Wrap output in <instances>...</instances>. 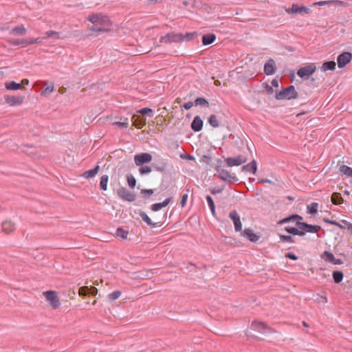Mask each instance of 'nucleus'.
Returning a JSON list of instances; mask_svg holds the SVG:
<instances>
[{"mask_svg": "<svg viewBox=\"0 0 352 352\" xmlns=\"http://www.w3.org/2000/svg\"><path fill=\"white\" fill-rule=\"evenodd\" d=\"M92 25L89 27V30L96 32H108L111 31L110 27L112 25L111 21L107 16L101 14H91L87 17Z\"/></svg>", "mask_w": 352, "mask_h": 352, "instance_id": "1", "label": "nucleus"}, {"mask_svg": "<svg viewBox=\"0 0 352 352\" xmlns=\"http://www.w3.org/2000/svg\"><path fill=\"white\" fill-rule=\"evenodd\" d=\"M298 97V94L296 91L294 85H289L282 90L276 91L275 98L276 100H292Z\"/></svg>", "mask_w": 352, "mask_h": 352, "instance_id": "2", "label": "nucleus"}, {"mask_svg": "<svg viewBox=\"0 0 352 352\" xmlns=\"http://www.w3.org/2000/svg\"><path fill=\"white\" fill-rule=\"evenodd\" d=\"M182 34L181 33H168L160 37L159 45H161L163 43L168 44L172 43H180L182 42Z\"/></svg>", "mask_w": 352, "mask_h": 352, "instance_id": "3", "label": "nucleus"}, {"mask_svg": "<svg viewBox=\"0 0 352 352\" xmlns=\"http://www.w3.org/2000/svg\"><path fill=\"white\" fill-rule=\"evenodd\" d=\"M316 70V66L314 63H309L300 67L296 72V74L303 80H307Z\"/></svg>", "mask_w": 352, "mask_h": 352, "instance_id": "4", "label": "nucleus"}, {"mask_svg": "<svg viewBox=\"0 0 352 352\" xmlns=\"http://www.w3.org/2000/svg\"><path fill=\"white\" fill-rule=\"evenodd\" d=\"M215 170L219 173L218 177L223 182L234 184L239 181L236 177L231 175L227 170L221 168L219 166H217Z\"/></svg>", "mask_w": 352, "mask_h": 352, "instance_id": "5", "label": "nucleus"}, {"mask_svg": "<svg viewBox=\"0 0 352 352\" xmlns=\"http://www.w3.org/2000/svg\"><path fill=\"white\" fill-rule=\"evenodd\" d=\"M296 226L300 229V231L301 232H304V235L307 233V232H309V233H316L318 232L320 230H321V226H318V225H311V224H309L307 223H305V222H301V221H297L296 223Z\"/></svg>", "mask_w": 352, "mask_h": 352, "instance_id": "6", "label": "nucleus"}, {"mask_svg": "<svg viewBox=\"0 0 352 352\" xmlns=\"http://www.w3.org/2000/svg\"><path fill=\"white\" fill-rule=\"evenodd\" d=\"M43 295L53 309H57L60 306L59 298L56 292L52 290L46 291L43 292Z\"/></svg>", "mask_w": 352, "mask_h": 352, "instance_id": "7", "label": "nucleus"}, {"mask_svg": "<svg viewBox=\"0 0 352 352\" xmlns=\"http://www.w3.org/2000/svg\"><path fill=\"white\" fill-rule=\"evenodd\" d=\"M352 60V53L344 52L337 57V63L339 68L344 67Z\"/></svg>", "mask_w": 352, "mask_h": 352, "instance_id": "8", "label": "nucleus"}, {"mask_svg": "<svg viewBox=\"0 0 352 352\" xmlns=\"http://www.w3.org/2000/svg\"><path fill=\"white\" fill-rule=\"evenodd\" d=\"M152 155L148 153H141L134 157V162L137 166H142L152 161Z\"/></svg>", "mask_w": 352, "mask_h": 352, "instance_id": "9", "label": "nucleus"}, {"mask_svg": "<svg viewBox=\"0 0 352 352\" xmlns=\"http://www.w3.org/2000/svg\"><path fill=\"white\" fill-rule=\"evenodd\" d=\"M117 194L119 197L129 202H133L136 199V195L128 191L124 187L118 188Z\"/></svg>", "mask_w": 352, "mask_h": 352, "instance_id": "10", "label": "nucleus"}, {"mask_svg": "<svg viewBox=\"0 0 352 352\" xmlns=\"http://www.w3.org/2000/svg\"><path fill=\"white\" fill-rule=\"evenodd\" d=\"M248 158L242 155H239L235 157H228L225 160V162L228 166H240L245 163Z\"/></svg>", "mask_w": 352, "mask_h": 352, "instance_id": "11", "label": "nucleus"}, {"mask_svg": "<svg viewBox=\"0 0 352 352\" xmlns=\"http://www.w3.org/2000/svg\"><path fill=\"white\" fill-rule=\"evenodd\" d=\"M251 327L254 330L263 334L270 333L273 331L270 327L261 322L254 321L252 322Z\"/></svg>", "mask_w": 352, "mask_h": 352, "instance_id": "12", "label": "nucleus"}, {"mask_svg": "<svg viewBox=\"0 0 352 352\" xmlns=\"http://www.w3.org/2000/svg\"><path fill=\"white\" fill-rule=\"evenodd\" d=\"M230 219L232 221L236 232H240L242 230V223L240 216L236 210H232L229 214Z\"/></svg>", "mask_w": 352, "mask_h": 352, "instance_id": "13", "label": "nucleus"}, {"mask_svg": "<svg viewBox=\"0 0 352 352\" xmlns=\"http://www.w3.org/2000/svg\"><path fill=\"white\" fill-rule=\"evenodd\" d=\"M285 11L287 13H293V14H302L303 12L306 13V14L309 13L311 10H310V8H307L306 6H298V5L293 4L292 8H286Z\"/></svg>", "mask_w": 352, "mask_h": 352, "instance_id": "14", "label": "nucleus"}, {"mask_svg": "<svg viewBox=\"0 0 352 352\" xmlns=\"http://www.w3.org/2000/svg\"><path fill=\"white\" fill-rule=\"evenodd\" d=\"M6 103L10 106H19L21 105L24 100V96H14L6 95L4 96Z\"/></svg>", "mask_w": 352, "mask_h": 352, "instance_id": "15", "label": "nucleus"}, {"mask_svg": "<svg viewBox=\"0 0 352 352\" xmlns=\"http://www.w3.org/2000/svg\"><path fill=\"white\" fill-rule=\"evenodd\" d=\"M264 73L267 75H273L276 71V66L275 61L270 58L264 65L263 68Z\"/></svg>", "mask_w": 352, "mask_h": 352, "instance_id": "16", "label": "nucleus"}, {"mask_svg": "<svg viewBox=\"0 0 352 352\" xmlns=\"http://www.w3.org/2000/svg\"><path fill=\"white\" fill-rule=\"evenodd\" d=\"M203 125L204 122L201 117L199 116H196L195 117H194L190 124V127L194 132H199L200 131L202 130Z\"/></svg>", "mask_w": 352, "mask_h": 352, "instance_id": "17", "label": "nucleus"}, {"mask_svg": "<svg viewBox=\"0 0 352 352\" xmlns=\"http://www.w3.org/2000/svg\"><path fill=\"white\" fill-rule=\"evenodd\" d=\"M131 120L133 125L138 129H142L146 124V118L139 115H133Z\"/></svg>", "mask_w": 352, "mask_h": 352, "instance_id": "18", "label": "nucleus"}, {"mask_svg": "<svg viewBox=\"0 0 352 352\" xmlns=\"http://www.w3.org/2000/svg\"><path fill=\"white\" fill-rule=\"evenodd\" d=\"M242 235L253 243L256 242L260 239V236L254 234L250 228L245 229L242 232Z\"/></svg>", "mask_w": 352, "mask_h": 352, "instance_id": "19", "label": "nucleus"}, {"mask_svg": "<svg viewBox=\"0 0 352 352\" xmlns=\"http://www.w3.org/2000/svg\"><path fill=\"white\" fill-rule=\"evenodd\" d=\"M173 202V198L168 197L161 203H155L151 205V209L152 211L157 212L161 210L162 208L167 206L168 204Z\"/></svg>", "mask_w": 352, "mask_h": 352, "instance_id": "20", "label": "nucleus"}, {"mask_svg": "<svg viewBox=\"0 0 352 352\" xmlns=\"http://www.w3.org/2000/svg\"><path fill=\"white\" fill-rule=\"evenodd\" d=\"M242 171L252 173L254 175H255L257 171L256 161L255 160H253L250 163H249L246 165H244L242 167Z\"/></svg>", "mask_w": 352, "mask_h": 352, "instance_id": "21", "label": "nucleus"}, {"mask_svg": "<svg viewBox=\"0 0 352 352\" xmlns=\"http://www.w3.org/2000/svg\"><path fill=\"white\" fill-rule=\"evenodd\" d=\"M302 219V217H301L300 215H299L298 214H291V215L280 220L278 222V224L283 225L284 223H289L290 221H296V220L300 221Z\"/></svg>", "mask_w": 352, "mask_h": 352, "instance_id": "22", "label": "nucleus"}, {"mask_svg": "<svg viewBox=\"0 0 352 352\" xmlns=\"http://www.w3.org/2000/svg\"><path fill=\"white\" fill-rule=\"evenodd\" d=\"M216 35L212 33H208L202 36V43L204 45H208L214 43L216 40Z\"/></svg>", "mask_w": 352, "mask_h": 352, "instance_id": "23", "label": "nucleus"}, {"mask_svg": "<svg viewBox=\"0 0 352 352\" xmlns=\"http://www.w3.org/2000/svg\"><path fill=\"white\" fill-rule=\"evenodd\" d=\"M27 32V30L23 25H18L10 30V34L12 35H19L23 36L25 35Z\"/></svg>", "mask_w": 352, "mask_h": 352, "instance_id": "24", "label": "nucleus"}, {"mask_svg": "<svg viewBox=\"0 0 352 352\" xmlns=\"http://www.w3.org/2000/svg\"><path fill=\"white\" fill-rule=\"evenodd\" d=\"M139 215L140 216L142 219L145 223H146V224L148 226H151L152 228H155V227L157 226V223L153 222L152 220L151 219V218L147 215V214L145 212L140 210L139 211Z\"/></svg>", "mask_w": 352, "mask_h": 352, "instance_id": "25", "label": "nucleus"}, {"mask_svg": "<svg viewBox=\"0 0 352 352\" xmlns=\"http://www.w3.org/2000/svg\"><path fill=\"white\" fill-rule=\"evenodd\" d=\"M15 229L14 224L10 221H6L2 223V230L6 233L9 234Z\"/></svg>", "mask_w": 352, "mask_h": 352, "instance_id": "26", "label": "nucleus"}, {"mask_svg": "<svg viewBox=\"0 0 352 352\" xmlns=\"http://www.w3.org/2000/svg\"><path fill=\"white\" fill-rule=\"evenodd\" d=\"M153 168L160 173H163L166 170L167 167V164L164 161H160L158 162H154L152 164Z\"/></svg>", "mask_w": 352, "mask_h": 352, "instance_id": "27", "label": "nucleus"}, {"mask_svg": "<svg viewBox=\"0 0 352 352\" xmlns=\"http://www.w3.org/2000/svg\"><path fill=\"white\" fill-rule=\"evenodd\" d=\"M99 170H100V166L98 165H97L94 168H91L90 170L85 171L82 174V176L86 179L94 177L98 173Z\"/></svg>", "mask_w": 352, "mask_h": 352, "instance_id": "28", "label": "nucleus"}, {"mask_svg": "<svg viewBox=\"0 0 352 352\" xmlns=\"http://www.w3.org/2000/svg\"><path fill=\"white\" fill-rule=\"evenodd\" d=\"M5 87L8 90H19L21 89V84L15 81L6 82L5 83Z\"/></svg>", "mask_w": 352, "mask_h": 352, "instance_id": "29", "label": "nucleus"}, {"mask_svg": "<svg viewBox=\"0 0 352 352\" xmlns=\"http://www.w3.org/2000/svg\"><path fill=\"white\" fill-rule=\"evenodd\" d=\"M336 64L335 61H333V60L326 61L322 64V65L321 67V69L323 72H326L327 70L332 71L336 69Z\"/></svg>", "mask_w": 352, "mask_h": 352, "instance_id": "30", "label": "nucleus"}, {"mask_svg": "<svg viewBox=\"0 0 352 352\" xmlns=\"http://www.w3.org/2000/svg\"><path fill=\"white\" fill-rule=\"evenodd\" d=\"M331 201L335 205H340L344 202V199L339 192H333L331 195Z\"/></svg>", "mask_w": 352, "mask_h": 352, "instance_id": "31", "label": "nucleus"}, {"mask_svg": "<svg viewBox=\"0 0 352 352\" xmlns=\"http://www.w3.org/2000/svg\"><path fill=\"white\" fill-rule=\"evenodd\" d=\"M333 279L335 283L339 284L341 283L344 278V274L342 271H333L332 274Z\"/></svg>", "mask_w": 352, "mask_h": 352, "instance_id": "32", "label": "nucleus"}, {"mask_svg": "<svg viewBox=\"0 0 352 352\" xmlns=\"http://www.w3.org/2000/svg\"><path fill=\"white\" fill-rule=\"evenodd\" d=\"M287 233L293 235L304 236V232L300 228L294 227H285L284 229Z\"/></svg>", "mask_w": 352, "mask_h": 352, "instance_id": "33", "label": "nucleus"}, {"mask_svg": "<svg viewBox=\"0 0 352 352\" xmlns=\"http://www.w3.org/2000/svg\"><path fill=\"white\" fill-rule=\"evenodd\" d=\"M129 234V231L120 227L116 229V235L117 237L122 239H126Z\"/></svg>", "mask_w": 352, "mask_h": 352, "instance_id": "34", "label": "nucleus"}, {"mask_svg": "<svg viewBox=\"0 0 352 352\" xmlns=\"http://www.w3.org/2000/svg\"><path fill=\"white\" fill-rule=\"evenodd\" d=\"M318 204L313 202L309 205H307V213L311 215L316 214L318 212Z\"/></svg>", "mask_w": 352, "mask_h": 352, "instance_id": "35", "label": "nucleus"}, {"mask_svg": "<svg viewBox=\"0 0 352 352\" xmlns=\"http://www.w3.org/2000/svg\"><path fill=\"white\" fill-rule=\"evenodd\" d=\"M109 181V177L107 175H103L100 178V189L105 191L107 189V183Z\"/></svg>", "mask_w": 352, "mask_h": 352, "instance_id": "36", "label": "nucleus"}, {"mask_svg": "<svg viewBox=\"0 0 352 352\" xmlns=\"http://www.w3.org/2000/svg\"><path fill=\"white\" fill-rule=\"evenodd\" d=\"M136 112L142 116H148V117L151 118L153 116V110L148 107L142 108L140 109L137 110Z\"/></svg>", "mask_w": 352, "mask_h": 352, "instance_id": "37", "label": "nucleus"}, {"mask_svg": "<svg viewBox=\"0 0 352 352\" xmlns=\"http://www.w3.org/2000/svg\"><path fill=\"white\" fill-rule=\"evenodd\" d=\"M339 170L346 176L352 177V168L346 165H342L340 166Z\"/></svg>", "mask_w": 352, "mask_h": 352, "instance_id": "38", "label": "nucleus"}, {"mask_svg": "<svg viewBox=\"0 0 352 352\" xmlns=\"http://www.w3.org/2000/svg\"><path fill=\"white\" fill-rule=\"evenodd\" d=\"M195 106L208 107V101L204 97L197 98L194 101Z\"/></svg>", "mask_w": 352, "mask_h": 352, "instance_id": "39", "label": "nucleus"}, {"mask_svg": "<svg viewBox=\"0 0 352 352\" xmlns=\"http://www.w3.org/2000/svg\"><path fill=\"white\" fill-rule=\"evenodd\" d=\"M9 43L14 46H18V45H22L23 47L26 46V39H25V38H22V39L11 38L9 40Z\"/></svg>", "mask_w": 352, "mask_h": 352, "instance_id": "40", "label": "nucleus"}, {"mask_svg": "<svg viewBox=\"0 0 352 352\" xmlns=\"http://www.w3.org/2000/svg\"><path fill=\"white\" fill-rule=\"evenodd\" d=\"M321 257L325 261L332 263L334 261L335 256L331 252H330L329 251H324L322 253Z\"/></svg>", "mask_w": 352, "mask_h": 352, "instance_id": "41", "label": "nucleus"}, {"mask_svg": "<svg viewBox=\"0 0 352 352\" xmlns=\"http://www.w3.org/2000/svg\"><path fill=\"white\" fill-rule=\"evenodd\" d=\"M206 199L208 202V206L210 209V211L212 214L214 216L215 215V205L214 202L212 199V198L210 195L206 196Z\"/></svg>", "mask_w": 352, "mask_h": 352, "instance_id": "42", "label": "nucleus"}, {"mask_svg": "<svg viewBox=\"0 0 352 352\" xmlns=\"http://www.w3.org/2000/svg\"><path fill=\"white\" fill-rule=\"evenodd\" d=\"M208 123L214 128H217L219 126V121L214 114H212L208 118Z\"/></svg>", "mask_w": 352, "mask_h": 352, "instance_id": "43", "label": "nucleus"}, {"mask_svg": "<svg viewBox=\"0 0 352 352\" xmlns=\"http://www.w3.org/2000/svg\"><path fill=\"white\" fill-rule=\"evenodd\" d=\"M197 36H198V33L197 32H188L185 35L182 34V38H182V41H191L195 37H196Z\"/></svg>", "mask_w": 352, "mask_h": 352, "instance_id": "44", "label": "nucleus"}, {"mask_svg": "<svg viewBox=\"0 0 352 352\" xmlns=\"http://www.w3.org/2000/svg\"><path fill=\"white\" fill-rule=\"evenodd\" d=\"M126 181L129 186L131 188H133L136 185V179L132 175H126Z\"/></svg>", "mask_w": 352, "mask_h": 352, "instance_id": "45", "label": "nucleus"}, {"mask_svg": "<svg viewBox=\"0 0 352 352\" xmlns=\"http://www.w3.org/2000/svg\"><path fill=\"white\" fill-rule=\"evenodd\" d=\"M45 38H55V39L60 38V37L59 36V32H56V31H53V30L47 31L45 33Z\"/></svg>", "mask_w": 352, "mask_h": 352, "instance_id": "46", "label": "nucleus"}, {"mask_svg": "<svg viewBox=\"0 0 352 352\" xmlns=\"http://www.w3.org/2000/svg\"><path fill=\"white\" fill-rule=\"evenodd\" d=\"M139 172L142 175L148 174L151 172V168L148 166H140Z\"/></svg>", "mask_w": 352, "mask_h": 352, "instance_id": "47", "label": "nucleus"}, {"mask_svg": "<svg viewBox=\"0 0 352 352\" xmlns=\"http://www.w3.org/2000/svg\"><path fill=\"white\" fill-rule=\"evenodd\" d=\"M90 289L87 286H83L79 288L78 294L80 296H88Z\"/></svg>", "mask_w": 352, "mask_h": 352, "instance_id": "48", "label": "nucleus"}, {"mask_svg": "<svg viewBox=\"0 0 352 352\" xmlns=\"http://www.w3.org/2000/svg\"><path fill=\"white\" fill-rule=\"evenodd\" d=\"M280 239L282 242L294 243V241L291 235L279 234Z\"/></svg>", "mask_w": 352, "mask_h": 352, "instance_id": "49", "label": "nucleus"}, {"mask_svg": "<svg viewBox=\"0 0 352 352\" xmlns=\"http://www.w3.org/2000/svg\"><path fill=\"white\" fill-rule=\"evenodd\" d=\"M121 295V292L119 290L114 291L108 295L109 299L114 300L118 299Z\"/></svg>", "mask_w": 352, "mask_h": 352, "instance_id": "50", "label": "nucleus"}, {"mask_svg": "<svg viewBox=\"0 0 352 352\" xmlns=\"http://www.w3.org/2000/svg\"><path fill=\"white\" fill-rule=\"evenodd\" d=\"M54 91V84L52 83L50 85L47 86L44 89L41 91V95L46 96L51 94Z\"/></svg>", "mask_w": 352, "mask_h": 352, "instance_id": "51", "label": "nucleus"}, {"mask_svg": "<svg viewBox=\"0 0 352 352\" xmlns=\"http://www.w3.org/2000/svg\"><path fill=\"white\" fill-rule=\"evenodd\" d=\"M113 125H116L120 128L126 129L129 126L128 118H124V122H115Z\"/></svg>", "mask_w": 352, "mask_h": 352, "instance_id": "52", "label": "nucleus"}, {"mask_svg": "<svg viewBox=\"0 0 352 352\" xmlns=\"http://www.w3.org/2000/svg\"><path fill=\"white\" fill-rule=\"evenodd\" d=\"M323 221H324L325 223L331 224V225L336 226L338 228H340V229H344V227L343 226H342L340 223L337 222L336 221L330 220L328 218H323Z\"/></svg>", "mask_w": 352, "mask_h": 352, "instance_id": "53", "label": "nucleus"}, {"mask_svg": "<svg viewBox=\"0 0 352 352\" xmlns=\"http://www.w3.org/2000/svg\"><path fill=\"white\" fill-rule=\"evenodd\" d=\"M224 188H225V186L223 185L219 188H211V189H210V192L212 195H216V194L221 193L223 192V190H224Z\"/></svg>", "mask_w": 352, "mask_h": 352, "instance_id": "54", "label": "nucleus"}, {"mask_svg": "<svg viewBox=\"0 0 352 352\" xmlns=\"http://www.w3.org/2000/svg\"><path fill=\"white\" fill-rule=\"evenodd\" d=\"M285 257L293 261H296L298 258V257L292 252H287L285 254Z\"/></svg>", "mask_w": 352, "mask_h": 352, "instance_id": "55", "label": "nucleus"}, {"mask_svg": "<svg viewBox=\"0 0 352 352\" xmlns=\"http://www.w3.org/2000/svg\"><path fill=\"white\" fill-rule=\"evenodd\" d=\"M188 195L187 193L184 194L182 197V200L180 201V205L183 208L186 206Z\"/></svg>", "mask_w": 352, "mask_h": 352, "instance_id": "56", "label": "nucleus"}, {"mask_svg": "<svg viewBox=\"0 0 352 352\" xmlns=\"http://www.w3.org/2000/svg\"><path fill=\"white\" fill-rule=\"evenodd\" d=\"M153 189H142L141 190V194H142L144 196H150L153 194Z\"/></svg>", "mask_w": 352, "mask_h": 352, "instance_id": "57", "label": "nucleus"}, {"mask_svg": "<svg viewBox=\"0 0 352 352\" xmlns=\"http://www.w3.org/2000/svg\"><path fill=\"white\" fill-rule=\"evenodd\" d=\"M193 105H195V103L194 102H186L183 104V107L186 109V110H189Z\"/></svg>", "mask_w": 352, "mask_h": 352, "instance_id": "58", "label": "nucleus"}, {"mask_svg": "<svg viewBox=\"0 0 352 352\" xmlns=\"http://www.w3.org/2000/svg\"><path fill=\"white\" fill-rule=\"evenodd\" d=\"M333 3V1H321L316 3V4L318 6H324V5H329L332 4Z\"/></svg>", "mask_w": 352, "mask_h": 352, "instance_id": "59", "label": "nucleus"}, {"mask_svg": "<svg viewBox=\"0 0 352 352\" xmlns=\"http://www.w3.org/2000/svg\"><path fill=\"white\" fill-rule=\"evenodd\" d=\"M204 162H206L207 164H210V162H211V157L208 155H204L203 157H202V160H201Z\"/></svg>", "mask_w": 352, "mask_h": 352, "instance_id": "60", "label": "nucleus"}, {"mask_svg": "<svg viewBox=\"0 0 352 352\" xmlns=\"http://www.w3.org/2000/svg\"><path fill=\"white\" fill-rule=\"evenodd\" d=\"M265 90L268 94H272L274 92V89L272 86L266 84L265 86Z\"/></svg>", "mask_w": 352, "mask_h": 352, "instance_id": "61", "label": "nucleus"}, {"mask_svg": "<svg viewBox=\"0 0 352 352\" xmlns=\"http://www.w3.org/2000/svg\"><path fill=\"white\" fill-rule=\"evenodd\" d=\"M181 157L183 158V159L188 160H195V157L192 155H190V154L182 155Z\"/></svg>", "mask_w": 352, "mask_h": 352, "instance_id": "62", "label": "nucleus"}, {"mask_svg": "<svg viewBox=\"0 0 352 352\" xmlns=\"http://www.w3.org/2000/svg\"><path fill=\"white\" fill-rule=\"evenodd\" d=\"M89 289H90V291H89V295L95 296L97 294V292H98L97 289L96 287H91Z\"/></svg>", "mask_w": 352, "mask_h": 352, "instance_id": "63", "label": "nucleus"}, {"mask_svg": "<svg viewBox=\"0 0 352 352\" xmlns=\"http://www.w3.org/2000/svg\"><path fill=\"white\" fill-rule=\"evenodd\" d=\"M342 222L348 226V229L350 230V232L352 234V223L348 222L346 220H342Z\"/></svg>", "mask_w": 352, "mask_h": 352, "instance_id": "64", "label": "nucleus"}]
</instances>
